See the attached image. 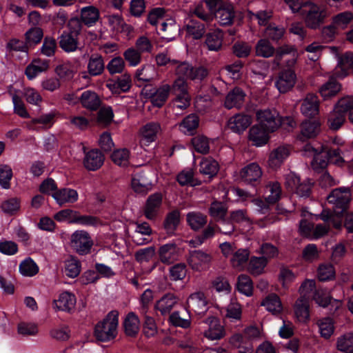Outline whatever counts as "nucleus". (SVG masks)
Returning a JSON list of instances; mask_svg holds the SVG:
<instances>
[{
	"instance_id": "obj_24",
	"label": "nucleus",
	"mask_w": 353,
	"mask_h": 353,
	"mask_svg": "<svg viewBox=\"0 0 353 353\" xmlns=\"http://www.w3.org/2000/svg\"><path fill=\"white\" fill-rule=\"evenodd\" d=\"M54 303L57 310L70 312L74 308L76 298L72 293L64 292L59 295L58 299L54 301Z\"/></svg>"
},
{
	"instance_id": "obj_13",
	"label": "nucleus",
	"mask_w": 353,
	"mask_h": 353,
	"mask_svg": "<svg viewBox=\"0 0 353 353\" xmlns=\"http://www.w3.org/2000/svg\"><path fill=\"white\" fill-rule=\"evenodd\" d=\"M207 300L202 292L192 294L187 300L188 308L199 315L203 314L207 311Z\"/></svg>"
},
{
	"instance_id": "obj_34",
	"label": "nucleus",
	"mask_w": 353,
	"mask_h": 353,
	"mask_svg": "<svg viewBox=\"0 0 353 353\" xmlns=\"http://www.w3.org/2000/svg\"><path fill=\"white\" fill-rule=\"evenodd\" d=\"M261 305L265 307L267 310L274 314H279L283 310L281 299L279 296L274 293L268 295L263 300Z\"/></svg>"
},
{
	"instance_id": "obj_63",
	"label": "nucleus",
	"mask_w": 353,
	"mask_h": 353,
	"mask_svg": "<svg viewBox=\"0 0 353 353\" xmlns=\"http://www.w3.org/2000/svg\"><path fill=\"white\" fill-rule=\"evenodd\" d=\"M187 273L186 266L184 263H178L170 269V279L174 281L183 279Z\"/></svg>"
},
{
	"instance_id": "obj_23",
	"label": "nucleus",
	"mask_w": 353,
	"mask_h": 353,
	"mask_svg": "<svg viewBox=\"0 0 353 353\" xmlns=\"http://www.w3.org/2000/svg\"><path fill=\"white\" fill-rule=\"evenodd\" d=\"M160 261L171 264L178 259V248L175 243H169L161 246L158 251Z\"/></svg>"
},
{
	"instance_id": "obj_38",
	"label": "nucleus",
	"mask_w": 353,
	"mask_h": 353,
	"mask_svg": "<svg viewBox=\"0 0 353 353\" xmlns=\"http://www.w3.org/2000/svg\"><path fill=\"white\" fill-rule=\"evenodd\" d=\"M223 34L221 30H216L207 34L205 45L209 50L218 51L222 47Z\"/></svg>"
},
{
	"instance_id": "obj_33",
	"label": "nucleus",
	"mask_w": 353,
	"mask_h": 353,
	"mask_svg": "<svg viewBox=\"0 0 353 353\" xmlns=\"http://www.w3.org/2000/svg\"><path fill=\"white\" fill-rule=\"evenodd\" d=\"M294 313L298 320L301 322H305L309 319V301L305 296H301L296 301Z\"/></svg>"
},
{
	"instance_id": "obj_32",
	"label": "nucleus",
	"mask_w": 353,
	"mask_h": 353,
	"mask_svg": "<svg viewBox=\"0 0 353 353\" xmlns=\"http://www.w3.org/2000/svg\"><path fill=\"white\" fill-rule=\"evenodd\" d=\"M59 44L65 52H74L78 48L79 38L75 34L63 32L59 37Z\"/></svg>"
},
{
	"instance_id": "obj_50",
	"label": "nucleus",
	"mask_w": 353,
	"mask_h": 353,
	"mask_svg": "<svg viewBox=\"0 0 353 353\" xmlns=\"http://www.w3.org/2000/svg\"><path fill=\"white\" fill-rule=\"evenodd\" d=\"M219 170L218 163L212 159H205L200 163V172L203 174L212 177L216 175Z\"/></svg>"
},
{
	"instance_id": "obj_20",
	"label": "nucleus",
	"mask_w": 353,
	"mask_h": 353,
	"mask_svg": "<svg viewBox=\"0 0 353 353\" xmlns=\"http://www.w3.org/2000/svg\"><path fill=\"white\" fill-rule=\"evenodd\" d=\"M245 97L244 91L239 87H235L226 95L224 105L228 109L239 108L243 105Z\"/></svg>"
},
{
	"instance_id": "obj_40",
	"label": "nucleus",
	"mask_w": 353,
	"mask_h": 353,
	"mask_svg": "<svg viewBox=\"0 0 353 353\" xmlns=\"http://www.w3.org/2000/svg\"><path fill=\"white\" fill-rule=\"evenodd\" d=\"M132 188L137 193L146 194L151 190L152 184L144 175L135 174L132 179Z\"/></svg>"
},
{
	"instance_id": "obj_53",
	"label": "nucleus",
	"mask_w": 353,
	"mask_h": 353,
	"mask_svg": "<svg viewBox=\"0 0 353 353\" xmlns=\"http://www.w3.org/2000/svg\"><path fill=\"white\" fill-rule=\"evenodd\" d=\"M114 117L110 107L101 108L97 113V123L100 126L106 127L111 123Z\"/></svg>"
},
{
	"instance_id": "obj_11",
	"label": "nucleus",
	"mask_w": 353,
	"mask_h": 353,
	"mask_svg": "<svg viewBox=\"0 0 353 353\" xmlns=\"http://www.w3.org/2000/svg\"><path fill=\"white\" fill-rule=\"evenodd\" d=\"M208 325V329L204 332V336L211 340H218L225 336L223 326L221 325L219 320L214 316H210L204 321Z\"/></svg>"
},
{
	"instance_id": "obj_5",
	"label": "nucleus",
	"mask_w": 353,
	"mask_h": 353,
	"mask_svg": "<svg viewBox=\"0 0 353 353\" xmlns=\"http://www.w3.org/2000/svg\"><path fill=\"white\" fill-rule=\"evenodd\" d=\"M327 201L335 206L336 214H343L350 200V190L348 188H339L333 190L327 196Z\"/></svg>"
},
{
	"instance_id": "obj_19",
	"label": "nucleus",
	"mask_w": 353,
	"mask_h": 353,
	"mask_svg": "<svg viewBox=\"0 0 353 353\" xmlns=\"http://www.w3.org/2000/svg\"><path fill=\"white\" fill-rule=\"evenodd\" d=\"M239 176L244 182L252 183L261 179L262 170L257 163H252L241 170Z\"/></svg>"
},
{
	"instance_id": "obj_8",
	"label": "nucleus",
	"mask_w": 353,
	"mask_h": 353,
	"mask_svg": "<svg viewBox=\"0 0 353 353\" xmlns=\"http://www.w3.org/2000/svg\"><path fill=\"white\" fill-rule=\"evenodd\" d=\"M93 241L85 231H76L71 236V246L79 254L85 255L90 252Z\"/></svg>"
},
{
	"instance_id": "obj_43",
	"label": "nucleus",
	"mask_w": 353,
	"mask_h": 353,
	"mask_svg": "<svg viewBox=\"0 0 353 353\" xmlns=\"http://www.w3.org/2000/svg\"><path fill=\"white\" fill-rule=\"evenodd\" d=\"M343 214H336L335 208L331 212L328 210H323L320 214V218L324 221L328 225H332L336 229H340L341 227V216Z\"/></svg>"
},
{
	"instance_id": "obj_47",
	"label": "nucleus",
	"mask_w": 353,
	"mask_h": 353,
	"mask_svg": "<svg viewBox=\"0 0 353 353\" xmlns=\"http://www.w3.org/2000/svg\"><path fill=\"white\" fill-rule=\"evenodd\" d=\"M237 289L243 294L250 296L253 294V282L250 277L246 274H240L238 276Z\"/></svg>"
},
{
	"instance_id": "obj_14",
	"label": "nucleus",
	"mask_w": 353,
	"mask_h": 353,
	"mask_svg": "<svg viewBox=\"0 0 353 353\" xmlns=\"http://www.w3.org/2000/svg\"><path fill=\"white\" fill-rule=\"evenodd\" d=\"M252 123L251 117L244 114H236L230 118L228 127L234 132L241 133Z\"/></svg>"
},
{
	"instance_id": "obj_30",
	"label": "nucleus",
	"mask_w": 353,
	"mask_h": 353,
	"mask_svg": "<svg viewBox=\"0 0 353 353\" xmlns=\"http://www.w3.org/2000/svg\"><path fill=\"white\" fill-rule=\"evenodd\" d=\"M178 301L179 298L176 295L172 293H168L157 302L155 308L159 310L161 314L164 315L170 312Z\"/></svg>"
},
{
	"instance_id": "obj_27",
	"label": "nucleus",
	"mask_w": 353,
	"mask_h": 353,
	"mask_svg": "<svg viewBox=\"0 0 353 353\" xmlns=\"http://www.w3.org/2000/svg\"><path fill=\"white\" fill-rule=\"evenodd\" d=\"M186 221L194 232L201 230L208 222V216L200 212H190L186 214Z\"/></svg>"
},
{
	"instance_id": "obj_3",
	"label": "nucleus",
	"mask_w": 353,
	"mask_h": 353,
	"mask_svg": "<svg viewBox=\"0 0 353 353\" xmlns=\"http://www.w3.org/2000/svg\"><path fill=\"white\" fill-rule=\"evenodd\" d=\"M118 325V312H110L106 317L99 322L94 328V336L97 341H108L116 337Z\"/></svg>"
},
{
	"instance_id": "obj_61",
	"label": "nucleus",
	"mask_w": 353,
	"mask_h": 353,
	"mask_svg": "<svg viewBox=\"0 0 353 353\" xmlns=\"http://www.w3.org/2000/svg\"><path fill=\"white\" fill-rule=\"evenodd\" d=\"M216 228L211 225V223L203 230L202 233L198 235L194 240L190 243L194 244V247L196 245H201L205 240L213 237L215 234Z\"/></svg>"
},
{
	"instance_id": "obj_56",
	"label": "nucleus",
	"mask_w": 353,
	"mask_h": 353,
	"mask_svg": "<svg viewBox=\"0 0 353 353\" xmlns=\"http://www.w3.org/2000/svg\"><path fill=\"white\" fill-rule=\"evenodd\" d=\"M177 181L181 185L196 186L201 184V181L194 178L192 170L182 171L177 175Z\"/></svg>"
},
{
	"instance_id": "obj_17",
	"label": "nucleus",
	"mask_w": 353,
	"mask_h": 353,
	"mask_svg": "<svg viewBox=\"0 0 353 353\" xmlns=\"http://www.w3.org/2000/svg\"><path fill=\"white\" fill-rule=\"evenodd\" d=\"M162 203V196L159 193L150 195L144 207V215L149 220L154 219L158 214Z\"/></svg>"
},
{
	"instance_id": "obj_6",
	"label": "nucleus",
	"mask_w": 353,
	"mask_h": 353,
	"mask_svg": "<svg viewBox=\"0 0 353 353\" xmlns=\"http://www.w3.org/2000/svg\"><path fill=\"white\" fill-rule=\"evenodd\" d=\"M170 89V86L168 84L157 89L152 88L150 85H145L142 90V94L150 99L154 106L161 108L167 101Z\"/></svg>"
},
{
	"instance_id": "obj_4",
	"label": "nucleus",
	"mask_w": 353,
	"mask_h": 353,
	"mask_svg": "<svg viewBox=\"0 0 353 353\" xmlns=\"http://www.w3.org/2000/svg\"><path fill=\"white\" fill-rule=\"evenodd\" d=\"M256 115L259 125L270 132H274L281 126V117L274 109L259 110Z\"/></svg>"
},
{
	"instance_id": "obj_52",
	"label": "nucleus",
	"mask_w": 353,
	"mask_h": 353,
	"mask_svg": "<svg viewBox=\"0 0 353 353\" xmlns=\"http://www.w3.org/2000/svg\"><path fill=\"white\" fill-rule=\"evenodd\" d=\"M26 43L28 48L39 43L43 36V30L40 28H30L25 34Z\"/></svg>"
},
{
	"instance_id": "obj_28",
	"label": "nucleus",
	"mask_w": 353,
	"mask_h": 353,
	"mask_svg": "<svg viewBox=\"0 0 353 353\" xmlns=\"http://www.w3.org/2000/svg\"><path fill=\"white\" fill-rule=\"evenodd\" d=\"M341 90V85L334 79L330 77L319 88V92L324 100L336 96Z\"/></svg>"
},
{
	"instance_id": "obj_16",
	"label": "nucleus",
	"mask_w": 353,
	"mask_h": 353,
	"mask_svg": "<svg viewBox=\"0 0 353 353\" xmlns=\"http://www.w3.org/2000/svg\"><path fill=\"white\" fill-rule=\"evenodd\" d=\"M321 131V124L318 121L306 120L301 125V132L298 138L301 141L316 137Z\"/></svg>"
},
{
	"instance_id": "obj_31",
	"label": "nucleus",
	"mask_w": 353,
	"mask_h": 353,
	"mask_svg": "<svg viewBox=\"0 0 353 353\" xmlns=\"http://www.w3.org/2000/svg\"><path fill=\"white\" fill-rule=\"evenodd\" d=\"M80 101L84 108L90 110H96L101 105V99L98 94L90 90L83 92Z\"/></svg>"
},
{
	"instance_id": "obj_29",
	"label": "nucleus",
	"mask_w": 353,
	"mask_h": 353,
	"mask_svg": "<svg viewBox=\"0 0 353 353\" xmlns=\"http://www.w3.org/2000/svg\"><path fill=\"white\" fill-rule=\"evenodd\" d=\"M88 72L91 76L101 74L105 70V63L103 57L97 53L92 54L88 60Z\"/></svg>"
},
{
	"instance_id": "obj_55",
	"label": "nucleus",
	"mask_w": 353,
	"mask_h": 353,
	"mask_svg": "<svg viewBox=\"0 0 353 353\" xmlns=\"http://www.w3.org/2000/svg\"><path fill=\"white\" fill-rule=\"evenodd\" d=\"M345 121V114L337 111V110L334 108L328 118L329 127L333 130H337L341 127Z\"/></svg>"
},
{
	"instance_id": "obj_62",
	"label": "nucleus",
	"mask_w": 353,
	"mask_h": 353,
	"mask_svg": "<svg viewBox=\"0 0 353 353\" xmlns=\"http://www.w3.org/2000/svg\"><path fill=\"white\" fill-rule=\"evenodd\" d=\"M111 159L119 166H127L129 163V151L127 149L115 150L112 154Z\"/></svg>"
},
{
	"instance_id": "obj_60",
	"label": "nucleus",
	"mask_w": 353,
	"mask_h": 353,
	"mask_svg": "<svg viewBox=\"0 0 353 353\" xmlns=\"http://www.w3.org/2000/svg\"><path fill=\"white\" fill-rule=\"evenodd\" d=\"M318 325L323 337L328 339L333 334L334 325L332 319L329 317L322 319L319 321Z\"/></svg>"
},
{
	"instance_id": "obj_35",
	"label": "nucleus",
	"mask_w": 353,
	"mask_h": 353,
	"mask_svg": "<svg viewBox=\"0 0 353 353\" xmlns=\"http://www.w3.org/2000/svg\"><path fill=\"white\" fill-rule=\"evenodd\" d=\"M181 212L174 210L168 212L163 221V228L168 234H173L180 223Z\"/></svg>"
},
{
	"instance_id": "obj_45",
	"label": "nucleus",
	"mask_w": 353,
	"mask_h": 353,
	"mask_svg": "<svg viewBox=\"0 0 353 353\" xmlns=\"http://www.w3.org/2000/svg\"><path fill=\"white\" fill-rule=\"evenodd\" d=\"M336 348L341 352L353 353V333L347 332L339 337Z\"/></svg>"
},
{
	"instance_id": "obj_59",
	"label": "nucleus",
	"mask_w": 353,
	"mask_h": 353,
	"mask_svg": "<svg viewBox=\"0 0 353 353\" xmlns=\"http://www.w3.org/2000/svg\"><path fill=\"white\" fill-rule=\"evenodd\" d=\"M266 190L270 194L268 196L269 203H276L280 199L281 188L279 183L270 182L266 185Z\"/></svg>"
},
{
	"instance_id": "obj_25",
	"label": "nucleus",
	"mask_w": 353,
	"mask_h": 353,
	"mask_svg": "<svg viewBox=\"0 0 353 353\" xmlns=\"http://www.w3.org/2000/svg\"><path fill=\"white\" fill-rule=\"evenodd\" d=\"M52 196L59 205H63L66 203H74L78 199L77 192L70 188L57 190L52 194Z\"/></svg>"
},
{
	"instance_id": "obj_7",
	"label": "nucleus",
	"mask_w": 353,
	"mask_h": 353,
	"mask_svg": "<svg viewBox=\"0 0 353 353\" xmlns=\"http://www.w3.org/2000/svg\"><path fill=\"white\" fill-rule=\"evenodd\" d=\"M296 82V74L291 68L283 69L279 71L275 78V86L280 93L284 94L290 91Z\"/></svg>"
},
{
	"instance_id": "obj_21",
	"label": "nucleus",
	"mask_w": 353,
	"mask_h": 353,
	"mask_svg": "<svg viewBox=\"0 0 353 353\" xmlns=\"http://www.w3.org/2000/svg\"><path fill=\"white\" fill-rule=\"evenodd\" d=\"M104 156L99 150H92L85 154L83 164L88 170L94 171L103 164Z\"/></svg>"
},
{
	"instance_id": "obj_26",
	"label": "nucleus",
	"mask_w": 353,
	"mask_h": 353,
	"mask_svg": "<svg viewBox=\"0 0 353 353\" xmlns=\"http://www.w3.org/2000/svg\"><path fill=\"white\" fill-rule=\"evenodd\" d=\"M140 322L134 312H130L123 321L124 332L127 336L136 337L139 331Z\"/></svg>"
},
{
	"instance_id": "obj_22",
	"label": "nucleus",
	"mask_w": 353,
	"mask_h": 353,
	"mask_svg": "<svg viewBox=\"0 0 353 353\" xmlns=\"http://www.w3.org/2000/svg\"><path fill=\"white\" fill-rule=\"evenodd\" d=\"M270 132L260 125H254L249 130V141L256 146H261L268 141Z\"/></svg>"
},
{
	"instance_id": "obj_18",
	"label": "nucleus",
	"mask_w": 353,
	"mask_h": 353,
	"mask_svg": "<svg viewBox=\"0 0 353 353\" xmlns=\"http://www.w3.org/2000/svg\"><path fill=\"white\" fill-rule=\"evenodd\" d=\"M289 154L290 150L287 146H279L274 149L269 155L268 166L273 170L278 169Z\"/></svg>"
},
{
	"instance_id": "obj_9",
	"label": "nucleus",
	"mask_w": 353,
	"mask_h": 353,
	"mask_svg": "<svg viewBox=\"0 0 353 353\" xmlns=\"http://www.w3.org/2000/svg\"><path fill=\"white\" fill-rule=\"evenodd\" d=\"M212 261L210 254L202 250H194L189 253L188 262L192 270L200 271Z\"/></svg>"
},
{
	"instance_id": "obj_41",
	"label": "nucleus",
	"mask_w": 353,
	"mask_h": 353,
	"mask_svg": "<svg viewBox=\"0 0 353 353\" xmlns=\"http://www.w3.org/2000/svg\"><path fill=\"white\" fill-rule=\"evenodd\" d=\"M185 28L187 33L195 39H201L205 32V24L193 19L188 21Z\"/></svg>"
},
{
	"instance_id": "obj_64",
	"label": "nucleus",
	"mask_w": 353,
	"mask_h": 353,
	"mask_svg": "<svg viewBox=\"0 0 353 353\" xmlns=\"http://www.w3.org/2000/svg\"><path fill=\"white\" fill-rule=\"evenodd\" d=\"M334 108L343 114L350 112L353 110V97L352 96H347L341 98L335 105Z\"/></svg>"
},
{
	"instance_id": "obj_44",
	"label": "nucleus",
	"mask_w": 353,
	"mask_h": 353,
	"mask_svg": "<svg viewBox=\"0 0 353 353\" xmlns=\"http://www.w3.org/2000/svg\"><path fill=\"white\" fill-rule=\"evenodd\" d=\"M256 54L259 57L269 58L275 53V48L268 39H260L255 46Z\"/></svg>"
},
{
	"instance_id": "obj_15",
	"label": "nucleus",
	"mask_w": 353,
	"mask_h": 353,
	"mask_svg": "<svg viewBox=\"0 0 353 353\" xmlns=\"http://www.w3.org/2000/svg\"><path fill=\"white\" fill-rule=\"evenodd\" d=\"M350 70L353 72V53L347 52L338 57L334 74L338 77H344Z\"/></svg>"
},
{
	"instance_id": "obj_48",
	"label": "nucleus",
	"mask_w": 353,
	"mask_h": 353,
	"mask_svg": "<svg viewBox=\"0 0 353 353\" xmlns=\"http://www.w3.org/2000/svg\"><path fill=\"white\" fill-rule=\"evenodd\" d=\"M160 124L157 122H150L145 124L141 129L143 137L148 142L154 141L157 132L160 130Z\"/></svg>"
},
{
	"instance_id": "obj_58",
	"label": "nucleus",
	"mask_w": 353,
	"mask_h": 353,
	"mask_svg": "<svg viewBox=\"0 0 353 353\" xmlns=\"http://www.w3.org/2000/svg\"><path fill=\"white\" fill-rule=\"evenodd\" d=\"M20 272L26 276H32L37 274L39 268L37 265L31 259L24 260L19 265Z\"/></svg>"
},
{
	"instance_id": "obj_42",
	"label": "nucleus",
	"mask_w": 353,
	"mask_h": 353,
	"mask_svg": "<svg viewBox=\"0 0 353 353\" xmlns=\"http://www.w3.org/2000/svg\"><path fill=\"white\" fill-rule=\"evenodd\" d=\"M329 163L330 161L328 156H327L326 148L321 147V151L314 155L312 167L314 170L321 172L327 168Z\"/></svg>"
},
{
	"instance_id": "obj_54",
	"label": "nucleus",
	"mask_w": 353,
	"mask_h": 353,
	"mask_svg": "<svg viewBox=\"0 0 353 353\" xmlns=\"http://www.w3.org/2000/svg\"><path fill=\"white\" fill-rule=\"evenodd\" d=\"M199 117L196 114H190L185 117L180 123L179 125L186 130L190 134H193L199 127Z\"/></svg>"
},
{
	"instance_id": "obj_57",
	"label": "nucleus",
	"mask_w": 353,
	"mask_h": 353,
	"mask_svg": "<svg viewBox=\"0 0 353 353\" xmlns=\"http://www.w3.org/2000/svg\"><path fill=\"white\" fill-rule=\"evenodd\" d=\"M192 143L195 150L201 154H207L210 150L209 141L207 137L198 135L192 139Z\"/></svg>"
},
{
	"instance_id": "obj_49",
	"label": "nucleus",
	"mask_w": 353,
	"mask_h": 353,
	"mask_svg": "<svg viewBox=\"0 0 353 353\" xmlns=\"http://www.w3.org/2000/svg\"><path fill=\"white\" fill-rule=\"evenodd\" d=\"M81 272L80 261L70 256L65 262V273L70 278L77 277Z\"/></svg>"
},
{
	"instance_id": "obj_12",
	"label": "nucleus",
	"mask_w": 353,
	"mask_h": 353,
	"mask_svg": "<svg viewBox=\"0 0 353 353\" xmlns=\"http://www.w3.org/2000/svg\"><path fill=\"white\" fill-rule=\"evenodd\" d=\"M180 27L172 19H168L161 25L159 34L165 41H171L179 34Z\"/></svg>"
},
{
	"instance_id": "obj_39",
	"label": "nucleus",
	"mask_w": 353,
	"mask_h": 353,
	"mask_svg": "<svg viewBox=\"0 0 353 353\" xmlns=\"http://www.w3.org/2000/svg\"><path fill=\"white\" fill-rule=\"evenodd\" d=\"M99 11L93 6L83 8L81 10V19L88 26L94 24L99 20Z\"/></svg>"
},
{
	"instance_id": "obj_1",
	"label": "nucleus",
	"mask_w": 353,
	"mask_h": 353,
	"mask_svg": "<svg viewBox=\"0 0 353 353\" xmlns=\"http://www.w3.org/2000/svg\"><path fill=\"white\" fill-rule=\"evenodd\" d=\"M296 8L292 11L294 13H300L305 26L312 30L320 28L327 17V12L325 9L311 1L303 3Z\"/></svg>"
},
{
	"instance_id": "obj_10",
	"label": "nucleus",
	"mask_w": 353,
	"mask_h": 353,
	"mask_svg": "<svg viewBox=\"0 0 353 353\" xmlns=\"http://www.w3.org/2000/svg\"><path fill=\"white\" fill-rule=\"evenodd\" d=\"M301 112L306 117H315L319 112V100L312 93L306 95L301 105Z\"/></svg>"
},
{
	"instance_id": "obj_2",
	"label": "nucleus",
	"mask_w": 353,
	"mask_h": 353,
	"mask_svg": "<svg viewBox=\"0 0 353 353\" xmlns=\"http://www.w3.org/2000/svg\"><path fill=\"white\" fill-rule=\"evenodd\" d=\"M208 10L212 12L213 19L223 26H231L235 18L233 6L225 0H204Z\"/></svg>"
},
{
	"instance_id": "obj_51",
	"label": "nucleus",
	"mask_w": 353,
	"mask_h": 353,
	"mask_svg": "<svg viewBox=\"0 0 353 353\" xmlns=\"http://www.w3.org/2000/svg\"><path fill=\"white\" fill-rule=\"evenodd\" d=\"M267 263L268 261L265 258L253 256L250 260L248 271L252 275L258 276L263 273Z\"/></svg>"
},
{
	"instance_id": "obj_46",
	"label": "nucleus",
	"mask_w": 353,
	"mask_h": 353,
	"mask_svg": "<svg viewBox=\"0 0 353 353\" xmlns=\"http://www.w3.org/2000/svg\"><path fill=\"white\" fill-rule=\"evenodd\" d=\"M227 213L228 207L223 203L214 201L211 203L209 208V214L215 220L216 222L226 216Z\"/></svg>"
},
{
	"instance_id": "obj_37",
	"label": "nucleus",
	"mask_w": 353,
	"mask_h": 353,
	"mask_svg": "<svg viewBox=\"0 0 353 353\" xmlns=\"http://www.w3.org/2000/svg\"><path fill=\"white\" fill-rule=\"evenodd\" d=\"M48 68L49 64L48 61H42L39 59H34L26 67L25 73L29 79H32L39 73L47 70Z\"/></svg>"
},
{
	"instance_id": "obj_36",
	"label": "nucleus",
	"mask_w": 353,
	"mask_h": 353,
	"mask_svg": "<svg viewBox=\"0 0 353 353\" xmlns=\"http://www.w3.org/2000/svg\"><path fill=\"white\" fill-rule=\"evenodd\" d=\"M288 54H292V58L291 60L288 61L287 65L289 67H292L295 64L296 58V49L294 46H292L284 45L275 49V57L274 59V63L279 65L283 56Z\"/></svg>"
}]
</instances>
